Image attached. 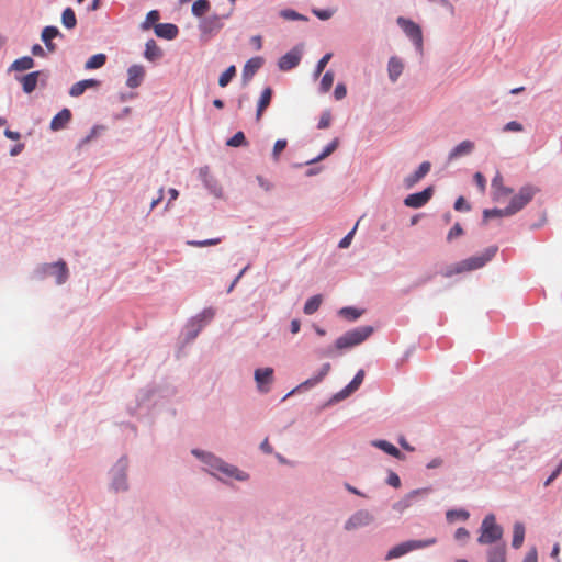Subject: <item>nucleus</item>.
Segmentation results:
<instances>
[{
    "label": "nucleus",
    "mask_w": 562,
    "mask_h": 562,
    "mask_svg": "<svg viewBox=\"0 0 562 562\" xmlns=\"http://www.w3.org/2000/svg\"><path fill=\"white\" fill-rule=\"evenodd\" d=\"M454 209L457 211H469L470 210V205L467 203L464 198L460 196L454 202Z\"/></svg>",
    "instance_id": "nucleus-53"
},
{
    "label": "nucleus",
    "mask_w": 562,
    "mask_h": 562,
    "mask_svg": "<svg viewBox=\"0 0 562 562\" xmlns=\"http://www.w3.org/2000/svg\"><path fill=\"white\" fill-rule=\"evenodd\" d=\"M512 193V190L503 184V177L499 172H496L492 180V195L497 202L507 198Z\"/></svg>",
    "instance_id": "nucleus-12"
},
{
    "label": "nucleus",
    "mask_w": 562,
    "mask_h": 562,
    "mask_svg": "<svg viewBox=\"0 0 562 562\" xmlns=\"http://www.w3.org/2000/svg\"><path fill=\"white\" fill-rule=\"evenodd\" d=\"M257 181H258L259 186H260L263 190H266V191L271 190L272 184H271L267 179H265L263 177L258 176V177H257Z\"/></svg>",
    "instance_id": "nucleus-59"
},
{
    "label": "nucleus",
    "mask_w": 562,
    "mask_h": 562,
    "mask_svg": "<svg viewBox=\"0 0 562 562\" xmlns=\"http://www.w3.org/2000/svg\"><path fill=\"white\" fill-rule=\"evenodd\" d=\"M342 316L350 318V319H357L360 316V312L353 307H344L339 312Z\"/></svg>",
    "instance_id": "nucleus-48"
},
{
    "label": "nucleus",
    "mask_w": 562,
    "mask_h": 562,
    "mask_svg": "<svg viewBox=\"0 0 562 562\" xmlns=\"http://www.w3.org/2000/svg\"><path fill=\"white\" fill-rule=\"evenodd\" d=\"M71 119V112L68 109H63L58 112L50 122V128L53 131H59L64 128Z\"/></svg>",
    "instance_id": "nucleus-20"
},
{
    "label": "nucleus",
    "mask_w": 562,
    "mask_h": 562,
    "mask_svg": "<svg viewBox=\"0 0 562 562\" xmlns=\"http://www.w3.org/2000/svg\"><path fill=\"white\" fill-rule=\"evenodd\" d=\"M32 54L34 56H44V49L40 44H35L32 47Z\"/></svg>",
    "instance_id": "nucleus-63"
},
{
    "label": "nucleus",
    "mask_w": 562,
    "mask_h": 562,
    "mask_svg": "<svg viewBox=\"0 0 562 562\" xmlns=\"http://www.w3.org/2000/svg\"><path fill=\"white\" fill-rule=\"evenodd\" d=\"M145 76V70L140 65H133L127 70L126 86L128 88H137Z\"/></svg>",
    "instance_id": "nucleus-13"
},
{
    "label": "nucleus",
    "mask_w": 562,
    "mask_h": 562,
    "mask_svg": "<svg viewBox=\"0 0 562 562\" xmlns=\"http://www.w3.org/2000/svg\"><path fill=\"white\" fill-rule=\"evenodd\" d=\"M330 370V364L329 363H325L323 364L319 373L308 380H306L305 382H303L300 386L303 387V386H314L316 385L317 383H319L324 376L327 375V373L329 372Z\"/></svg>",
    "instance_id": "nucleus-32"
},
{
    "label": "nucleus",
    "mask_w": 562,
    "mask_h": 562,
    "mask_svg": "<svg viewBox=\"0 0 562 562\" xmlns=\"http://www.w3.org/2000/svg\"><path fill=\"white\" fill-rule=\"evenodd\" d=\"M160 18V14L157 10H151L147 13L145 21L142 23L140 27L143 30H149L150 27H154L158 20Z\"/></svg>",
    "instance_id": "nucleus-37"
},
{
    "label": "nucleus",
    "mask_w": 562,
    "mask_h": 562,
    "mask_svg": "<svg viewBox=\"0 0 562 562\" xmlns=\"http://www.w3.org/2000/svg\"><path fill=\"white\" fill-rule=\"evenodd\" d=\"M313 12L321 20H328L333 15V13L328 10H314Z\"/></svg>",
    "instance_id": "nucleus-58"
},
{
    "label": "nucleus",
    "mask_w": 562,
    "mask_h": 562,
    "mask_svg": "<svg viewBox=\"0 0 562 562\" xmlns=\"http://www.w3.org/2000/svg\"><path fill=\"white\" fill-rule=\"evenodd\" d=\"M474 181H475L477 188L480 189L481 193H484L486 190V180H485L484 176L481 172H476L474 175Z\"/></svg>",
    "instance_id": "nucleus-49"
},
{
    "label": "nucleus",
    "mask_w": 562,
    "mask_h": 562,
    "mask_svg": "<svg viewBox=\"0 0 562 562\" xmlns=\"http://www.w3.org/2000/svg\"><path fill=\"white\" fill-rule=\"evenodd\" d=\"M300 328H301V323L299 319H292L291 322V333L292 334H297L300 331Z\"/></svg>",
    "instance_id": "nucleus-64"
},
{
    "label": "nucleus",
    "mask_w": 562,
    "mask_h": 562,
    "mask_svg": "<svg viewBox=\"0 0 562 562\" xmlns=\"http://www.w3.org/2000/svg\"><path fill=\"white\" fill-rule=\"evenodd\" d=\"M162 53L161 49L158 47L156 42L154 40H149L146 42L145 45V53L144 56L146 59L150 61H155L161 57Z\"/></svg>",
    "instance_id": "nucleus-27"
},
{
    "label": "nucleus",
    "mask_w": 562,
    "mask_h": 562,
    "mask_svg": "<svg viewBox=\"0 0 562 562\" xmlns=\"http://www.w3.org/2000/svg\"><path fill=\"white\" fill-rule=\"evenodd\" d=\"M347 94V89L344 83H338L335 88L334 95L336 100H342Z\"/></svg>",
    "instance_id": "nucleus-51"
},
{
    "label": "nucleus",
    "mask_w": 562,
    "mask_h": 562,
    "mask_svg": "<svg viewBox=\"0 0 562 562\" xmlns=\"http://www.w3.org/2000/svg\"><path fill=\"white\" fill-rule=\"evenodd\" d=\"M372 521V516L367 510H358L345 524L346 530H353L369 525Z\"/></svg>",
    "instance_id": "nucleus-10"
},
{
    "label": "nucleus",
    "mask_w": 562,
    "mask_h": 562,
    "mask_svg": "<svg viewBox=\"0 0 562 562\" xmlns=\"http://www.w3.org/2000/svg\"><path fill=\"white\" fill-rule=\"evenodd\" d=\"M113 486L116 491H120V490H126V477H125V474H121L119 477H116L114 481H113Z\"/></svg>",
    "instance_id": "nucleus-50"
},
{
    "label": "nucleus",
    "mask_w": 562,
    "mask_h": 562,
    "mask_svg": "<svg viewBox=\"0 0 562 562\" xmlns=\"http://www.w3.org/2000/svg\"><path fill=\"white\" fill-rule=\"evenodd\" d=\"M106 61V56L104 54H95L91 56L85 65L86 69H97L102 67Z\"/></svg>",
    "instance_id": "nucleus-35"
},
{
    "label": "nucleus",
    "mask_w": 562,
    "mask_h": 562,
    "mask_svg": "<svg viewBox=\"0 0 562 562\" xmlns=\"http://www.w3.org/2000/svg\"><path fill=\"white\" fill-rule=\"evenodd\" d=\"M331 123V114L329 111H325L322 113L319 122H318V128L324 130L330 126Z\"/></svg>",
    "instance_id": "nucleus-46"
},
{
    "label": "nucleus",
    "mask_w": 562,
    "mask_h": 562,
    "mask_svg": "<svg viewBox=\"0 0 562 562\" xmlns=\"http://www.w3.org/2000/svg\"><path fill=\"white\" fill-rule=\"evenodd\" d=\"M4 135L5 137L10 138V139H13V140H16L20 138V133L19 132H14V131H11V130H5L4 131Z\"/></svg>",
    "instance_id": "nucleus-62"
},
{
    "label": "nucleus",
    "mask_w": 562,
    "mask_h": 562,
    "mask_svg": "<svg viewBox=\"0 0 562 562\" xmlns=\"http://www.w3.org/2000/svg\"><path fill=\"white\" fill-rule=\"evenodd\" d=\"M40 77V71H33L22 77L21 83L24 92L31 93L35 90Z\"/></svg>",
    "instance_id": "nucleus-25"
},
{
    "label": "nucleus",
    "mask_w": 562,
    "mask_h": 562,
    "mask_svg": "<svg viewBox=\"0 0 562 562\" xmlns=\"http://www.w3.org/2000/svg\"><path fill=\"white\" fill-rule=\"evenodd\" d=\"M430 162L424 161L420 164L418 169L411 176L406 177L404 182L407 188H412L415 183H417L419 180H422L430 170Z\"/></svg>",
    "instance_id": "nucleus-18"
},
{
    "label": "nucleus",
    "mask_w": 562,
    "mask_h": 562,
    "mask_svg": "<svg viewBox=\"0 0 562 562\" xmlns=\"http://www.w3.org/2000/svg\"><path fill=\"white\" fill-rule=\"evenodd\" d=\"M522 130H524L522 125L515 121L507 123L504 127V131H507V132H521Z\"/></svg>",
    "instance_id": "nucleus-54"
},
{
    "label": "nucleus",
    "mask_w": 562,
    "mask_h": 562,
    "mask_svg": "<svg viewBox=\"0 0 562 562\" xmlns=\"http://www.w3.org/2000/svg\"><path fill=\"white\" fill-rule=\"evenodd\" d=\"M469 531L465 529V528H458L456 533H454V538L459 541H464L469 538Z\"/></svg>",
    "instance_id": "nucleus-57"
},
{
    "label": "nucleus",
    "mask_w": 562,
    "mask_h": 562,
    "mask_svg": "<svg viewBox=\"0 0 562 562\" xmlns=\"http://www.w3.org/2000/svg\"><path fill=\"white\" fill-rule=\"evenodd\" d=\"M524 540H525V527L521 522H518L514 526V536H513L512 546L515 549H518L522 546Z\"/></svg>",
    "instance_id": "nucleus-31"
},
{
    "label": "nucleus",
    "mask_w": 562,
    "mask_h": 562,
    "mask_svg": "<svg viewBox=\"0 0 562 562\" xmlns=\"http://www.w3.org/2000/svg\"><path fill=\"white\" fill-rule=\"evenodd\" d=\"M547 199L539 189L529 187V228H539L547 222Z\"/></svg>",
    "instance_id": "nucleus-2"
},
{
    "label": "nucleus",
    "mask_w": 562,
    "mask_h": 562,
    "mask_svg": "<svg viewBox=\"0 0 562 562\" xmlns=\"http://www.w3.org/2000/svg\"><path fill=\"white\" fill-rule=\"evenodd\" d=\"M338 144H339V140L338 138H335L333 139L323 150V153L315 159L312 160L313 161H319L326 157H328L331 153H334L336 150V148L338 147Z\"/></svg>",
    "instance_id": "nucleus-39"
},
{
    "label": "nucleus",
    "mask_w": 562,
    "mask_h": 562,
    "mask_svg": "<svg viewBox=\"0 0 562 562\" xmlns=\"http://www.w3.org/2000/svg\"><path fill=\"white\" fill-rule=\"evenodd\" d=\"M496 246H490L482 254L467 258L452 267L448 268L445 272L446 277H451L457 273L468 272L484 267L497 252Z\"/></svg>",
    "instance_id": "nucleus-1"
},
{
    "label": "nucleus",
    "mask_w": 562,
    "mask_h": 562,
    "mask_svg": "<svg viewBox=\"0 0 562 562\" xmlns=\"http://www.w3.org/2000/svg\"><path fill=\"white\" fill-rule=\"evenodd\" d=\"M47 269L50 270V274H54L56 277V282L58 284H63L66 282L68 278V269L65 261L59 260L55 263L48 265Z\"/></svg>",
    "instance_id": "nucleus-17"
},
{
    "label": "nucleus",
    "mask_w": 562,
    "mask_h": 562,
    "mask_svg": "<svg viewBox=\"0 0 562 562\" xmlns=\"http://www.w3.org/2000/svg\"><path fill=\"white\" fill-rule=\"evenodd\" d=\"M561 472H562V461L557 467V469L552 472V474L547 479V481L544 482V485L548 486L549 484H551Z\"/></svg>",
    "instance_id": "nucleus-56"
},
{
    "label": "nucleus",
    "mask_w": 562,
    "mask_h": 562,
    "mask_svg": "<svg viewBox=\"0 0 562 562\" xmlns=\"http://www.w3.org/2000/svg\"><path fill=\"white\" fill-rule=\"evenodd\" d=\"M59 31L55 26H46L42 31V41L45 43L48 50L53 52L55 49V45L52 43V40L58 36Z\"/></svg>",
    "instance_id": "nucleus-28"
},
{
    "label": "nucleus",
    "mask_w": 562,
    "mask_h": 562,
    "mask_svg": "<svg viewBox=\"0 0 562 562\" xmlns=\"http://www.w3.org/2000/svg\"><path fill=\"white\" fill-rule=\"evenodd\" d=\"M331 56V53H327L318 60L315 69V77H318L323 72Z\"/></svg>",
    "instance_id": "nucleus-45"
},
{
    "label": "nucleus",
    "mask_w": 562,
    "mask_h": 562,
    "mask_svg": "<svg viewBox=\"0 0 562 562\" xmlns=\"http://www.w3.org/2000/svg\"><path fill=\"white\" fill-rule=\"evenodd\" d=\"M443 463L442 459L441 458H435L432 459L428 464H427V468L428 469H436V468H439L441 467Z\"/></svg>",
    "instance_id": "nucleus-61"
},
{
    "label": "nucleus",
    "mask_w": 562,
    "mask_h": 562,
    "mask_svg": "<svg viewBox=\"0 0 562 562\" xmlns=\"http://www.w3.org/2000/svg\"><path fill=\"white\" fill-rule=\"evenodd\" d=\"M211 5H210V2L209 0H196L193 4H192V13L198 16V18H201L203 16L205 13L209 12Z\"/></svg>",
    "instance_id": "nucleus-36"
},
{
    "label": "nucleus",
    "mask_w": 562,
    "mask_h": 562,
    "mask_svg": "<svg viewBox=\"0 0 562 562\" xmlns=\"http://www.w3.org/2000/svg\"><path fill=\"white\" fill-rule=\"evenodd\" d=\"M228 146L238 147L246 144V137L243 132H237L233 137H231L227 143Z\"/></svg>",
    "instance_id": "nucleus-43"
},
{
    "label": "nucleus",
    "mask_w": 562,
    "mask_h": 562,
    "mask_svg": "<svg viewBox=\"0 0 562 562\" xmlns=\"http://www.w3.org/2000/svg\"><path fill=\"white\" fill-rule=\"evenodd\" d=\"M280 16H282L285 20H291V21L306 20L305 16H303L302 14H300L299 12H296L292 9L281 10Z\"/></svg>",
    "instance_id": "nucleus-41"
},
{
    "label": "nucleus",
    "mask_w": 562,
    "mask_h": 562,
    "mask_svg": "<svg viewBox=\"0 0 562 562\" xmlns=\"http://www.w3.org/2000/svg\"><path fill=\"white\" fill-rule=\"evenodd\" d=\"M272 99V89L270 87H267L258 101L257 105V113H256V120L260 121L265 110L270 105Z\"/></svg>",
    "instance_id": "nucleus-23"
},
{
    "label": "nucleus",
    "mask_w": 562,
    "mask_h": 562,
    "mask_svg": "<svg viewBox=\"0 0 562 562\" xmlns=\"http://www.w3.org/2000/svg\"><path fill=\"white\" fill-rule=\"evenodd\" d=\"M403 69L404 64L400 58H397L396 56L390 58L387 64V72L391 81L395 82L402 75Z\"/></svg>",
    "instance_id": "nucleus-21"
},
{
    "label": "nucleus",
    "mask_w": 562,
    "mask_h": 562,
    "mask_svg": "<svg viewBox=\"0 0 562 562\" xmlns=\"http://www.w3.org/2000/svg\"><path fill=\"white\" fill-rule=\"evenodd\" d=\"M387 483H389L391 486L395 487V488L400 487V486H401V480H400V476H398L396 473L391 472V473H390V475H389V477H387Z\"/></svg>",
    "instance_id": "nucleus-55"
},
{
    "label": "nucleus",
    "mask_w": 562,
    "mask_h": 562,
    "mask_svg": "<svg viewBox=\"0 0 562 562\" xmlns=\"http://www.w3.org/2000/svg\"><path fill=\"white\" fill-rule=\"evenodd\" d=\"M221 240V238H211L205 240H189L187 244L192 247H206L217 245Z\"/></svg>",
    "instance_id": "nucleus-42"
},
{
    "label": "nucleus",
    "mask_w": 562,
    "mask_h": 562,
    "mask_svg": "<svg viewBox=\"0 0 562 562\" xmlns=\"http://www.w3.org/2000/svg\"><path fill=\"white\" fill-rule=\"evenodd\" d=\"M488 562H506L505 544L496 543L487 552Z\"/></svg>",
    "instance_id": "nucleus-24"
},
{
    "label": "nucleus",
    "mask_w": 562,
    "mask_h": 562,
    "mask_svg": "<svg viewBox=\"0 0 562 562\" xmlns=\"http://www.w3.org/2000/svg\"><path fill=\"white\" fill-rule=\"evenodd\" d=\"M372 333L373 328L371 326H362L355 328L340 336L336 340L335 347L338 350H342L358 346L361 342H363L367 338H369Z\"/></svg>",
    "instance_id": "nucleus-3"
},
{
    "label": "nucleus",
    "mask_w": 562,
    "mask_h": 562,
    "mask_svg": "<svg viewBox=\"0 0 562 562\" xmlns=\"http://www.w3.org/2000/svg\"><path fill=\"white\" fill-rule=\"evenodd\" d=\"M288 145V142L285 139H278L274 143L273 150H272V157L274 161L279 160L280 154L285 149Z\"/></svg>",
    "instance_id": "nucleus-44"
},
{
    "label": "nucleus",
    "mask_w": 562,
    "mask_h": 562,
    "mask_svg": "<svg viewBox=\"0 0 562 562\" xmlns=\"http://www.w3.org/2000/svg\"><path fill=\"white\" fill-rule=\"evenodd\" d=\"M524 207V201L522 199H514L509 206L505 207L504 210L501 209H492V210H484L483 217L485 221L492 218V217H501V216H508L520 209Z\"/></svg>",
    "instance_id": "nucleus-7"
},
{
    "label": "nucleus",
    "mask_w": 562,
    "mask_h": 562,
    "mask_svg": "<svg viewBox=\"0 0 562 562\" xmlns=\"http://www.w3.org/2000/svg\"><path fill=\"white\" fill-rule=\"evenodd\" d=\"M262 65H263L262 57L250 58L244 66L243 79L245 81H249L254 77V75L261 68Z\"/></svg>",
    "instance_id": "nucleus-16"
},
{
    "label": "nucleus",
    "mask_w": 562,
    "mask_h": 562,
    "mask_svg": "<svg viewBox=\"0 0 562 562\" xmlns=\"http://www.w3.org/2000/svg\"><path fill=\"white\" fill-rule=\"evenodd\" d=\"M213 467L221 471L222 473L226 474L227 476H234L240 481L246 479V475L244 473H240L238 469H236L235 467H231L218 459H214Z\"/></svg>",
    "instance_id": "nucleus-22"
},
{
    "label": "nucleus",
    "mask_w": 562,
    "mask_h": 562,
    "mask_svg": "<svg viewBox=\"0 0 562 562\" xmlns=\"http://www.w3.org/2000/svg\"><path fill=\"white\" fill-rule=\"evenodd\" d=\"M333 83H334V72L333 71L325 72V75L323 76V78L321 80V90L323 92H328L330 90Z\"/></svg>",
    "instance_id": "nucleus-40"
},
{
    "label": "nucleus",
    "mask_w": 562,
    "mask_h": 562,
    "mask_svg": "<svg viewBox=\"0 0 562 562\" xmlns=\"http://www.w3.org/2000/svg\"><path fill=\"white\" fill-rule=\"evenodd\" d=\"M463 234V229L459 223H456L452 228L449 231L447 235V239L449 241L453 240L454 238L461 236Z\"/></svg>",
    "instance_id": "nucleus-47"
},
{
    "label": "nucleus",
    "mask_w": 562,
    "mask_h": 562,
    "mask_svg": "<svg viewBox=\"0 0 562 562\" xmlns=\"http://www.w3.org/2000/svg\"><path fill=\"white\" fill-rule=\"evenodd\" d=\"M503 529L496 524L495 516L490 514L485 516L481 525V535L477 541L481 544L497 543L502 539Z\"/></svg>",
    "instance_id": "nucleus-4"
},
{
    "label": "nucleus",
    "mask_w": 562,
    "mask_h": 562,
    "mask_svg": "<svg viewBox=\"0 0 562 562\" xmlns=\"http://www.w3.org/2000/svg\"><path fill=\"white\" fill-rule=\"evenodd\" d=\"M437 542L436 538H429L425 540H408L396 544L386 554V560L397 559L411 551L424 549L430 547Z\"/></svg>",
    "instance_id": "nucleus-5"
},
{
    "label": "nucleus",
    "mask_w": 562,
    "mask_h": 562,
    "mask_svg": "<svg viewBox=\"0 0 562 562\" xmlns=\"http://www.w3.org/2000/svg\"><path fill=\"white\" fill-rule=\"evenodd\" d=\"M364 379V371L359 370L352 381L340 392V397H346L358 390Z\"/></svg>",
    "instance_id": "nucleus-26"
},
{
    "label": "nucleus",
    "mask_w": 562,
    "mask_h": 562,
    "mask_svg": "<svg viewBox=\"0 0 562 562\" xmlns=\"http://www.w3.org/2000/svg\"><path fill=\"white\" fill-rule=\"evenodd\" d=\"M99 86V81L95 79H85L76 82L69 90L71 97H80L88 88H94Z\"/></svg>",
    "instance_id": "nucleus-19"
},
{
    "label": "nucleus",
    "mask_w": 562,
    "mask_h": 562,
    "mask_svg": "<svg viewBox=\"0 0 562 562\" xmlns=\"http://www.w3.org/2000/svg\"><path fill=\"white\" fill-rule=\"evenodd\" d=\"M397 24L403 29L405 34L413 41L416 48L422 52L423 50V33L422 29L415 22L407 20L405 18L400 16L397 19Z\"/></svg>",
    "instance_id": "nucleus-6"
},
{
    "label": "nucleus",
    "mask_w": 562,
    "mask_h": 562,
    "mask_svg": "<svg viewBox=\"0 0 562 562\" xmlns=\"http://www.w3.org/2000/svg\"><path fill=\"white\" fill-rule=\"evenodd\" d=\"M322 302H323V297L321 294L310 297L304 304V308H303L304 313L306 315L314 314L319 308Z\"/></svg>",
    "instance_id": "nucleus-30"
},
{
    "label": "nucleus",
    "mask_w": 562,
    "mask_h": 562,
    "mask_svg": "<svg viewBox=\"0 0 562 562\" xmlns=\"http://www.w3.org/2000/svg\"><path fill=\"white\" fill-rule=\"evenodd\" d=\"M434 190L431 187L426 188L422 192L409 194L405 198L404 204L407 207L419 209L424 206L432 196Z\"/></svg>",
    "instance_id": "nucleus-8"
},
{
    "label": "nucleus",
    "mask_w": 562,
    "mask_h": 562,
    "mask_svg": "<svg viewBox=\"0 0 562 562\" xmlns=\"http://www.w3.org/2000/svg\"><path fill=\"white\" fill-rule=\"evenodd\" d=\"M255 381L260 392L267 393L273 382V369L261 368L255 371Z\"/></svg>",
    "instance_id": "nucleus-9"
},
{
    "label": "nucleus",
    "mask_w": 562,
    "mask_h": 562,
    "mask_svg": "<svg viewBox=\"0 0 562 562\" xmlns=\"http://www.w3.org/2000/svg\"><path fill=\"white\" fill-rule=\"evenodd\" d=\"M34 67V60L33 58L29 56H24L22 58H19L14 60V63L11 65V69L16 71H23L27 70Z\"/></svg>",
    "instance_id": "nucleus-33"
},
{
    "label": "nucleus",
    "mask_w": 562,
    "mask_h": 562,
    "mask_svg": "<svg viewBox=\"0 0 562 562\" xmlns=\"http://www.w3.org/2000/svg\"><path fill=\"white\" fill-rule=\"evenodd\" d=\"M300 60L301 53L296 49H292L279 59L278 66L280 70L288 71L295 68L300 64Z\"/></svg>",
    "instance_id": "nucleus-11"
},
{
    "label": "nucleus",
    "mask_w": 562,
    "mask_h": 562,
    "mask_svg": "<svg viewBox=\"0 0 562 562\" xmlns=\"http://www.w3.org/2000/svg\"><path fill=\"white\" fill-rule=\"evenodd\" d=\"M235 75L236 67L232 65L220 76L218 85L222 88L226 87L229 83V81L235 77Z\"/></svg>",
    "instance_id": "nucleus-38"
},
{
    "label": "nucleus",
    "mask_w": 562,
    "mask_h": 562,
    "mask_svg": "<svg viewBox=\"0 0 562 562\" xmlns=\"http://www.w3.org/2000/svg\"><path fill=\"white\" fill-rule=\"evenodd\" d=\"M154 31L158 37L169 41L176 38L179 33L178 26L172 23L156 24Z\"/></svg>",
    "instance_id": "nucleus-14"
},
{
    "label": "nucleus",
    "mask_w": 562,
    "mask_h": 562,
    "mask_svg": "<svg viewBox=\"0 0 562 562\" xmlns=\"http://www.w3.org/2000/svg\"><path fill=\"white\" fill-rule=\"evenodd\" d=\"M63 25L67 29H74L77 24V19L71 8H66L61 14Z\"/></svg>",
    "instance_id": "nucleus-34"
},
{
    "label": "nucleus",
    "mask_w": 562,
    "mask_h": 562,
    "mask_svg": "<svg viewBox=\"0 0 562 562\" xmlns=\"http://www.w3.org/2000/svg\"><path fill=\"white\" fill-rule=\"evenodd\" d=\"M474 147L475 145L473 142L463 140L449 153L448 160L452 161L457 158L470 155L473 151Z\"/></svg>",
    "instance_id": "nucleus-15"
},
{
    "label": "nucleus",
    "mask_w": 562,
    "mask_h": 562,
    "mask_svg": "<svg viewBox=\"0 0 562 562\" xmlns=\"http://www.w3.org/2000/svg\"><path fill=\"white\" fill-rule=\"evenodd\" d=\"M357 229V225L352 228V231H350L340 241H339V247L340 248H347L350 243H351V239H352V236L355 234Z\"/></svg>",
    "instance_id": "nucleus-52"
},
{
    "label": "nucleus",
    "mask_w": 562,
    "mask_h": 562,
    "mask_svg": "<svg viewBox=\"0 0 562 562\" xmlns=\"http://www.w3.org/2000/svg\"><path fill=\"white\" fill-rule=\"evenodd\" d=\"M250 42L255 46V48L257 50L261 49V47H262V37L260 35L252 36Z\"/></svg>",
    "instance_id": "nucleus-60"
},
{
    "label": "nucleus",
    "mask_w": 562,
    "mask_h": 562,
    "mask_svg": "<svg viewBox=\"0 0 562 562\" xmlns=\"http://www.w3.org/2000/svg\"><path fill=\"white\" fill-rule=\"evenodd\" d=\"M373 445L394 458L403 459L402 452L386 440H378L374 441Z\"/></svg>",
    "instance_id": "nucleus-29"
}]
</instances>
